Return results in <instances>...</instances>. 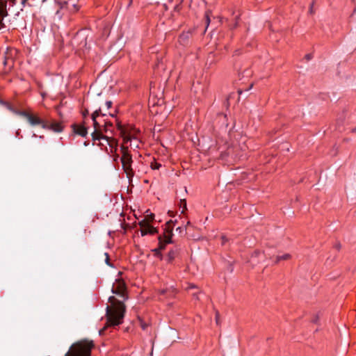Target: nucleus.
Returning a JSON list of instances; mask_svg holds the SVG:
<instances>
[{
  "instance_id": "20",
  "label": "nucleus",
  "mask_w": 356,
  "mask_h": 356,
  "mask_svg": "<svg viewBox=\"0 0 356 356\" xmlns=\"http://www.w3.org/2000/svg\"><path fill=\"white\" fill-rule=\"evenodd\" d=\"M312 57H313V56H312V54H308L305 55V58L307 60H311V59L312 58Z\"/></svg>"
},
{
  "instance_id": "11",
  "label": "nucleus",
  "mask_w": 356,
  "mask_h": 356,
  "mask_svg": "<svg viewBox=\"0 0 356 356\" xmlns=\"http://www.w3.org/2000/svg\"><path fill=\"white\" fill-rule=\"evenodd\" d=\"M117 126H118V129L121 131V134L124 137V140L125 142H128V141L131 140V137L129 136L125 135L124 130L122 126L120 124V122H118V121H117Z\"/></svg>"
},
{
  "instance_id": "29",
  "label": "nucleus",
  "mask_w": 356,
  "mask_h": 356,
  "mask_svg": "<svg viewBox=\"0 0 356 356\" xmlns=\"http://www.w3.org/2000/svg\"><path fill=\"white\" fill-rule=\"evenodd\" d=\"M153 218H154V216H153V215H151V216H149V220H152V219H153Z\"/></svg>"
},
{
  "instance_id": "12",
  "label": "nucleus",
  "mask_w": 356,
  "mask_h": 356,
  "mask_svg": "<svg viewBox=\"0 0 356 356\" xmlns=\"http://www.w3.org/2000/svg\"><path fill=\"white\" fill-rule=\"evenodd\" d=\"M178 248H175V250H171L168 254V261L171 262L178 254Z\"/></svg>"
},
{
  "instance_id": "18",
  "label": "nucleus",
  "mask_w": 356,
  "mask_h": 356,
  "mask_svg": "<svg viewBox=\"0 0 356 356\" xmlns=\"http://www.w3.org/2000/svg\"><path fill=\"white\" fill-rule=\"evenodd\" d=\"M112 125H113V124H112L111 122H105V126H104V127H105V128H104V131L106 132V131H107V130H108V129H107V127H108V126L111 127Z\"/></svg>"
},
{
  "instance_id": "15",
  "label": "nucleus",
  "mask_w": 356,
  "mask_h": 356,
  "mask_svg": "<svg viewBox=\"0 0 356 356\" xmlns=\"http://www.w3.org/2000/svg\"><path fill=\"white\" fill-rule=\"evenodd\" d=\"M104 255L106 257V259H105V262L106 264L109 266H111V264H110V259H109V255L108 253H104Z\"/></svg>"
},
{
  "instance_id": "19",
  "label": "nucleus",
  "mask_w": 356,
  "mask_h": 356,
  "mask_svg": "<svg viewBox=\"0 0 356 356\" xmlns=\"http://www.w3.org/2000/svg\"><path fill=\"white\" fill-rule=\"evenodd\" d=\"M152 169H159V167L161 166V164H159V163H152Z\"/></svg>"
},
{
  "instance_id": "31",
  "label": "nucleus",
  "mask_w": 356,
  "mask_h": 356,
  "mask_svg": "<svg viewBox=\"0 0 356 356\" xmlns=\"http://www.w3.org/2000/svg\"><path fill=\"white\" fill-rule=\"evenodd\" d=\"M355 12H356V8H355V10H354V13H355Z\"/></svg>"
},
{
  "instance_id": "6",
  "label": "nucleus",
  "mask_w": 356,
  "mask_h": 356,
  "mask_svg": "<svg viewBox=\"0 0 356 356\" xmlns=\"http://www.w3.org/2000/svg\"><path fill=\"white\" fill-rule=\"evenodd\" d=\"M20 115L24 117L31 126L41 125L43 128H46V126H47V124H44V122L38 117L26 111L20 112Z\"/></svg>"
},
{
  "instance_id": "1",
  "label": "nucleus",
  "mask_w": 356,
  "mask_h": 356,
  "mask_svg": "<svg viewBox=\"0 0 356 356\" xmlns=\"http://www.w3.org/2000/svg\"><path fill=\"white\" fill-rule=\"evenodd\" d=\"M126 290L125 283L122 280L118 279L115 280V282L113 283L111 289L112 293L117 295L122 300H119L115 296H110L108 298L110 305H108L106 307L107 323L106 325L99 331L100 335L104 334L107 327L117 326L122 323L126 312V306L124 304V301L128 298Z\"/></svg>"
},
{
  "instance_id": "30",
  "label": "nucleus",
  "mask_w": 356,
  "mask_h": 356,
  "mask_svg": "<svg viewBox=\"0 0 356 356\" xmlns=\"http://www.w3.org/2000/svg\"><path fill=\"white\" fill-rule=\"evenodd\" d=\"M118 157H119V156H118V155H116V157H115V159H114V160H115V161H116V160L118 159Z\"/></svg>"
},
{
  "instance_id": "24",
  "label": "nucleus",
  "mask_w": 356,
  "mask_h": 356,
  "mask_svg": "<svg viewBox=\"0 0 356 356\" xmlns=\"http://www.w3.org/2000/svg\"><path fill=\"white\" fill-rule=\"evenodd\" d=\"M147 325L145 324V323H141V327L143 328V330H145L146 327H147Z\"/></svg>"
},
{
  "instance_id": "3",
  "label": "nucleus",
  "mask_w": 356,
  "mask_h": 356,
  "mask_svg": "<svg viewBox=\"0 0 356 356\" xmlns=\"http://www.w3.org/2000/svg\"><path fill=\"white\" fill-rule=\"evenodd\" d=\"M172 223H173L172 220L168 221L165 224V227L164 229L165 232H164L163 235L159 236L158 239H159V249L154 250V252L156 254H159V251L161 250H163L167 244L172 243V236L173 235V234H172L173 226L172 225Z\"/></svg>"
},
{
  "instance_id": "27",
  "label": "nucleus",
  "mask_w": 356,
  "mask_h": 356,
  "mask_svg": "<svg viewBox=\"0 0 356 356\" xmlns=\"http://www.w3.org/2000/svg\"><path fill=\"white\" fill-rule=\"evenodd\" d=\"M222 243H225V242L227 241V238L225 236H222Z\"/></svg>"
},
{
  "instance_id": "22",
  "label": "nucleus",
  "mask_w": 356,
  "mask_h": 356,
  "mask_svg": "<svg viewBox=\"0 0 356 356\" xmlns=\"http://www.w3.org/2000/svg\"><path fill=\"white\" fill-rule=\"evenodd\" d=\"M206 22L207 24V26L209 25V24L210 22L209 17L207 15H206Z\"/></svg>"
},
{
  "instance_id": "16",
  "label": "nucleus",
  "mask_w": 356,
  "mask_h": 356,
  "mask_svg": "<svg viewBox=\"0 0 356 356\" xmlns=\"http://www.w3.org/2000/svg\"><path fill=\"white\" fill-rule=\"evenodd\" d=\"M216 322L218 325L220 322V314L218 312H216Z\"/></svg>"
},
{
  "instance_id": "10",
  "label": "nucleus",
  "mask_w": 356,
  "mask_h": 356,
  "mask_svg": "<svg viewBox=\"0 0 356 356\" xmlns=\"http://www.w3.org/2000/svg\"><path fill=\"white\" fill-rule=\"evenodd\" d=\"M102 139L106 140L108 142V144L110 146V147L111 149L114 148L115 151H116L118 147V141L115 139L105 136H103V137H102Z\"/></svg>"
},
{
  "instance_id": "26",
  "label": "nucleus",
  "mask_w": 356,
  "mask_h": 356,
  "mask_svg": "<svg viewBox=\"0 0 356 356\" xmlns=\"http://www.w3.org/2000/svg\"><path fill=\"white\" fill-rule=\"evenodd\" d=\"M177 231H179V233H181L182 231H183V229L181 227H179L177 228Z\"/></svg>"
},
{
  "instance_id": "4",
  "label": "nucleus",
  "mask_w": 356,
  "mask_h": 356,
  "mask_svg": "<svg viewBox=\"0 0 356 356\" xmlns=\"http://www.w3.org/2000/svg\"><path fill=\"white\" fill-rule=\"evenodd\" d=\"M122 157L120 159L122 168L125 173L127 174V177L130 179L134 176V171L131 168V163L133 162L131 155L129 153L128 148L122 146Z\"/></svg>"
},
{
  "instance_id": "8",
  "label": "nucleus",
  "mask_w": 356,
  "mask_h": 356,
  "mask_svg": "<svg viewBox=\"0 0 356 356\" xmlns=\"http://www.w3.org/2000/svg\"><path fill=\"white\" fill-rule=\"evenodd\" d=\"M44 124H47L45 129H49L55 132H61L63 129L62 124L58 122H44Z\"/></svg>"
},
{
  "instance_id": "21",
  "label": "nucleus",
  "mask_w": 356,
  "mask_h": 356,
  "mask_svg": "<svg viewBox=\"0 0 356 356\" xmlns=\"http://www.w3.org/2000/svg\"><path fill=\"white\" fill-rule=\"evenodd\" d=\"M106 106L107 108H110L111 107V106H112V102L107 101L106 102Z\"/></svg>"
},
{
  "instance_id": "2",
  "label": "nucleus",
  "mask_w": 356,
  "mask_h": 356,
  "mask_svg": "<svg viewBox=\"0 0 356 356\" xmlns=\"http://www.w3.org/2000/svg\"><path fill=\"white\" fill-rule=\"evenodd\" d=\"M94 346L92 341L81 340L72 345L65 356H90L91 350Z\"/></svg>"
},
{
  "instance_id": "23",
  "label": "nucleus",
  "mask_w": 356,
  "mask_h": 356,
  "mask_svg": "<svg viewBox=\"0 0 356 356\" xmlns=\"http://www.w3.org/2000/svg\"><path fill=\"white\" fill-rule=\"evenodd\" d=\"M260 254V252L259 251H255L254 252V254H253V257H257Z\"/></svg>"
},
{
  "instance_id": "17",
  "label": "nucleus",
  "mask_w": 356,
  "mask_h": 356,
  "mask_svg": "<svg viewBox=\"0 0 356 356\" xmlns=\"http://www.w3.org/2000/svg\"><path fill=\"white\" fill-rule=\"evenodd\" d=\"M314 3V1H313V2L312 3V4L310 5L309 10V13L310 14H312H312H314V9H313Z\"/></svg>"
},
{
  "instance_id": "5",
  "label": "nucleus",
  "mask_w": 356,
  "mask_h": 356,
  "mask_svg": "<svg viewBox=\"0 0 356 356\" xmlns=\"http://www.w3.org/2000/svg\"><path fill=\"white\" fill-rule=\"evenodd\" d=\"M105 115L106 114L102 113L101 108L96 110L92 114V120L93 121V125L95 127V131L92 134V137L94 140H99L102 139V137H103V135L99 130L100 124L97 122L96 118L99 115Z\"/></svg>"
},
{
  "instance_id": "13",
  "label": "nucleus",
  "mask_w": 356,
  "mask_h": 356,
  "mask_svg": "<svg viewBox=\"0 0 356 356\" xmlns=\"http://www.w3.org/2000/svg\"><path fill=\"white\" fill-rule=\"evenodd\" d=\"M291 258V255L289 254H284L282 256H277L275 258V263H278L282 260H287Z\"/></svg>"
},
{
  "instance_id": "9",
  "label": "nucleus",
  "mask_w": 356,
  "mask_h": 356,
  "mask_svg": "<svg viewBox=\"0 0 356 356\" xmlns=\"http://www.w3.org/2000/svg\"><path fill=\"white\" fill-rule=\"evenodd\" d=\"M71 127H72V131L74 134L79 135L82 137L86 136V135L88 134V131H87L86 127H85L84 126L80 125V124H72Z\"/></svg>"
},
{
  "instance_id": "7",
  "label": "nucleus",
  "mask_w": 356,
  "mask_h": 356,
  "mask_svg": "<svg viewBox=\"0 0 356 356\" xmlns=\"http://www.w3.org/2000/svg\"><path fill=\"white\" fill-rule=\"evenodd\" d=\"M139 225L140 227L142 236H145L147 234H154L157 232L156 229L149 225V223L145 220L140 221L139 222Z\"/></svg>"
},
{
  "instance_id": "28",
  "label": "nucleus",
  "mask_w": 356,
  "mask_h": 356,
  "mask_svg": "<svg viewBox=\"0 0 356 356\" xmlns=\"http://www.w3.org/2000/svg\"><path fill=\"white\" fill-rule=\"evenodd\" d=\"M336 248L339 249L340 248V244L336 245Z\"/></svg>"
},
{
  "instance_id": "14",
  "label": "nucleus",
  "mask_w": 356,
  "mask_h": 356,
  "mask_svg": "<svg viewBox=\"0 0 356 356\" xmlns=\"http://www.w3.org/2000/svg\"><path fill=\"white\" fill-rule=\"evenodd\" d=\"M180 207L182 208L181 213H184L185 210H186V200L183 199L180 200Z\"/></svg>"
},
{
  "instance_id": "25",
  "label": "nucleus",
  "mask_w": 356,
  "mask_h": 356,
  "mask_svg": "<svg viewBox=\"0 0 356 356\" xmlns=\"http://www.w3.org/2000/svg\"><path fill=\"white\" fill-rule=\"evenodd\" d=\"M9 61L10 60L8 59H5L4 61H3V65H8Z\"/></svg>"
}]
</instances>
